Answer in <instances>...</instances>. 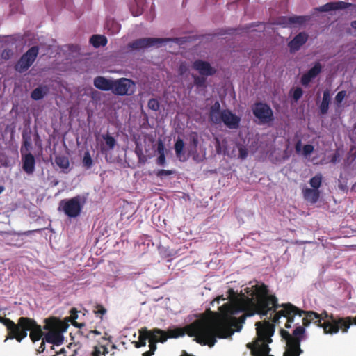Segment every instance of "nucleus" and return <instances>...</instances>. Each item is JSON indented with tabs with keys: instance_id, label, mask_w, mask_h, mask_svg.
<instances>
[{
	"instance_id": "nucleus-1",
	"label": "nucleus",
	"mask_w": 356,
	"mask_h": 356,
	"mask_svg": "<svg viewBox=\"0 0 356 356\" xmlns=\"http://www.w3.org/2000/svg\"><path fill=\"white\" fill-rule=\"evenodd\" d=\"M254 296L241 298L233 304L229 303L232 316H235L236 322L233 326L234 332L241 330L247 317L257 314L262 318L267 316L268 312H274L271 318L273 323L266 320L256 323L257 337L246 346L252 356H273L269 354L271 350L269 344L273 342L271 337L275 330L274 323H279L281 317L286 319L285 327L287 329L291 327L296 316L302 317L301 326L305 329L309 325L307 318L316 317L314 311L303 310L291 302L279 304L277 298L269 293L268 286L264 283L254 286Z\"/></svg>"
},
{
	"instance_id": "nucleus-2",
	"label": "nucleus",
	"mask_w": 356,
	"mask_h": 356,
	"mask_svg": "<svg viewBox=\"0 0 356 356\" xmlns=\"http://www.w3.org/2000/svg\"><path fill=\"white\" fill-rule=\"evenodd\" d=\"M229 303L219 307V312L208 310V315L195 320L183 328L169 330L168 338H177L185 334L194 337L195 341L202 346L213 347L217 338L227 339L234 333L233 326L236 323L235 316H232Z\"/></svg>"
},
{
	"instance_id": "nucleus-3",
	"label": "nucleus",
	"mask_w": 356,
	"mask_h": 356,
	"mask_svg": "<svg viewBox=\"0 0 356 356\" xmlns=\"http://www.w3.org/2000/svg\"><path fill=\"white\" fill-rule=\"evenodd\" d=\"M6 323L7 336L5 341L15 339L20 343L27 337L29 331L30 339L33 343L44 337L43 328L33 318L22 316L17 319V323H15L7 318Z\"/></svg>"
},
{
	"instance_id": "nucleus-4",
	"label": "nucleus",
	"mask_w": 356,
	"mask_h": 356,
	"mask_svg": "<svg viewBox=\"0 0 356 356\" xmlns=\"http://www.w3.org/2000/svg\"><path fill=\"white\" fill-rule=\"evenodd\" d=\"M280 335L286 341V349L283 356H300L303 350L300 348V343L305 338V329L297 326L290 334L284 329H281Z\"/></svg>"
},
{
	"instance_id": "nucleus-5",
	"label": "nucleus",
	"mask_w": 356,
	"mask_h": 356,
	"mask_svg": "<svg viewBox=\"0 0 356 356\" xmlns=\"http://www.w3.org/2000/svg\"><path fill=\"white\" fill-rule=\"evenodd\" d=\"M43 329L48 332L45 333L44 339L49 343L60 346L64 341L63 332L67 329L66 325L56 317L45 318Z\"/></svg>"
},
{
	"instance_id": "nucleus-6",
	"label": "nucleus",
	"mask_w": 356,
	"mask_h": 356,
	"mask_svg": "<svg viewBox=\"0 0 356 356\" xmlns=\"http://www.w3.org/2000/svg\"><path fill=\"white\" fill-rule=\"evenodd\" d=\"M318 316L323 320L325 322L330 323L332 325H334L339 327V330H341L343 333L348 332L350 325H356V316L340 317L334 316L333 314H329L327 311L324 310L321 314H318Z\"/></svg>"
},
{
	"instance_id": "nucleus-7",
	"label": "nucleus",
	"mask_w": 356,
	"mask_h": 356,
	"mask_svg": "<svg viewBox=\"0 0 356 356\" xmlns=\"http://www.w3.org/2000/svg\"><path fill=\"white\" fill-rule=\"evenodd\" d=\"M79 195L70 199L62 200L59 203V210H61L69 218H76L81 212L83 204Z\"/></svg>"
},
{
	"instance_id": "nucleus-8",
	"label": "nucleus",
	"mask_w": 356,
	"mask_h": 356,
	"mask_svg": "<svg viewBox=\"0 0 356 356\" xmlns=\"http://www.w3.org/2000/svg\"><path fill=\"white\" fill-rule=\"evenodd\" d=\"M136 90V83L131 79L120 78L113 81L112 92L119 96L131 95Z\"/></svg>"
},
{
	"instance_id": "nucleus-9",
	"label": "nucleus",
	"mask_w": 356,
	"mask_h": 356,
	"mask_svg": "<svg viewBox=\"0 0 356 356\" xmlns=\"http://www.w3.org/2000/svg\"><path fill=\"white\" fill-rule=\"evenodd\" d=\"M39 52L38 46L31 47L26 53H24L15 66L17 72L22 73L26 71L35 60Z\"/></svg>"
},
{
	"instance_id": "nucleus-10",
	"label": "nucleus",
	"mask_w": 356,
	"mask_h": 356,
	"mask_svg": "<svg viewBox=\"0 0 356 356\" xmlns=\"http://www.w3.org/2000/svg\"><path fill=\"white\" fill-rule=\"evenodd\" d=\"M168 38H143L135 40L132 42L128 44V48L132 50H140L145 48L160 46L161 44L169 41Z\"/></svg>"
},
{
	"instance_id": "nucleus-11",
	"label": "nucleus",
	"mask_w": 356,
	"mask_h": 356,
	"mask_svg": "<svg viewBox=\"0 0 356 356\" xmlns=\"http://www.w3.org/2000/svg\"><path fill=\"white\" fill-rule=\"evenodd\" d=\"M252 112L254 115L262 123H266L273 120V111L266 103H255L252 108Z\"/></svg>"
},
{
	"instance_id": "nucleus-12",
	"label": "nucleus",
	"mask_w": 356,
	"mask_h": 356,
	"mask_svg": "<svg viewBox=\"0 0 356 356\" xmlns=\"http://www.w3.org/2000/svg\"><path fill=\"white\" fill-rule=\"evenodd\" d=\"M316 314V317L312 316L310 318H307L309 321V325L312 323H314L316 326L321 327L323 329V332L326 334H337L339 331V327L334 326V325H331L328 322H322L323 321L318 316V313L314 312Z\"/></svg>"
},
{
	"instance_id": "nucleus-13",
	"label": "nucleus",
	"mask_w": 356,
	"mask_h": 356,
	"mask_svg": "<svg viewBox=\"0 0 356 356\" xmlns=\"http://www.w3.org/2000/svg\"><path fill=\"white\" fill-rule=\"evenodd\" d=\"M241 118L229 109H224L221 113V122L229 129H237L239 127Z\"/></svg>"
},
{
	"instance_id": "nucleus-14",
	"label": "nucleus",
	"mask_w": 356,
	"mask_h": 356,
	"mask_svg": "<svg viewBox=\"0 0 356 356\" xmlns=\"http://www.w3.org/2000/svg\"><path fill=\"white\" fill-rule=\"evenodd\" d=\"M350 7L355 8L356 11L355 4L344 1L329 2L319 8H317L316 10L319 12H329L332 10L346 9Z\"/></svg>"
},
{
	"instance_id": "nucleus-15",
	"label": "nucleus",
	"mask_w": 356,
	"mask_h": 356,
	"mask_svg": "<svg viewBox=\"0 0 356 356\" xmlns=\"http://www.w3.org/2000/svg\"><path fill=\"white\" fill-rule=\"evenodd\" d=\"M193 68L197 70L202 76H212L216 73V70L211 67L209 63L202 60H196L193 63Z\"/></svg>"
},
{
	"instance_id": "nucleus-16",
	"label": "nucleus",
	"mask_w": 356,
	"mask_h": 356,
	"mask_svg": "<svg viewBox=\"0 0 356 356\" xmlns=\"http://www.w3.org/2000/svg\"><path fill=\"white\" fill-rule=\"evenodd\" d=\"M322 71V65L319 62H316L314 65L305 73L300 79L302 85L307 86L315 79Z\"/></svg>"
},
{
	"instance_id": "nucleus-17",
	"label": "nucleus",
	"mask_w": 356,
	"mask_h": 356,
	"mask_svg": "<svg viewBox=\"0 0 356 356\" xmlns=\"http://www.w3.org/2000/svg\"><path fill=\"white\" fill-rule=\"evenodd\" d=\"M168 339V337L166 336V333L165 331L161 330V333H154L151 335L149 339V351L152 353L153 355L154 354V352L156 351L157 346L156 343L161 342L163 343L166 341Z\"/></svg>"
},
{
	"instance_id": "nucleus-18",
	"label": "nucleus",
	"mask_w": 356,
	"mask_h": 356,
	"mask_svg": "<svg viewBox=\"0 0 356 356\" xmlns=\"http://www.w3.org/2000/svg\"><path fill=\"white\" fill-rule=\"evenodd\" d=\"M221 113L220 104L218 101H216L210 108L209 118L210 121L216 124L221 123Z\"/></svg>"
},
{
	"instance_id": "nucleus-19",
	"label": "nucleus",
	"mask_w": 356,
	"mask_h": 356,
	"mask_svg": "<svg viewBox=\"0 0 356 356\" xmlns=\"http://www.w3.org/2000/svg\"><path fill=\"white\" fill-rule=\"evenodd\" d=\"M308 35L305 33H300L289 42L291 51H298L307 40Z\"/></svg>"
},
{
	"instance_id": "nucleus-20",
	"label": "nucleus",
	"mask_w": 356,
	"mask_h": 356,
	"mask_svg": "<svg viewBox=\"0 0 356 356\" xmlns=\"http://www.w3.org/2000/svg\"><path fill=\"white\" fill-rule=\"evenodd\" d=\"M306 21L305 16L281 17L278 19L277 23L284 26H289L295 24H302Z\"/></svg>"
},
{
	"instance_id": "nucleus-21",
	"label": "nucleus",
	"mask_w": 356,
	"mask_h": 356,
	"mask_svg": "<svg viewBox=\"0 0 356 356\" xmlns=\"http://www.w3.org/2000/svg\"><path fill=\"white\" fill-rule=\"evenodd\" d=\"M35 159L31 153H28L22 159V168L29 174H33L35 170Z\"/></svg>"
},
{
	"instance_id": "nucleus-22",
	"label": "nucleus",
	"mask_w": 356,
	"mask_h": 356,
	"mask_svg": "<svg viewBox=\"0 0 356 356\" xmlns=\"http://www.w3.org/2000/svg\"><path fill=\"white\" fill-rule=\"evenodd\" d=\"M139 337L138 341L139 343L142 346H146L147 340L149 341L150 337L154 333H161V330L159 328H154L153 330H148L146 327H142L138 331Z\"/></svg>"
},
{
	"instance_id": "nucleus-23",
	"label": "nucleus",
	"mask_w": 356,
	"mask_h": 356,
	"mask_svg": "<svg viewBox=\"0 0 356 356\" xmlns=\"http://www.w3.org/2000/svg\"><path fill=\"white\" fill-rule=\"evenodd\" d=\"M113 83V81L101 76H97L94 79L95 87L103 91H112Z\"/></svg>"
},
{
	"instance_id": "nucleus-24",
	"label": "nucleus",
	"mask_w": 356,
	"mask_h": 356,
	"mask_svg": "<svg viewBox=\"0 0 356 356\" xmlns=\"http://www.w3.org/2000/svg\"><path fill=\"white\" fill-rule=\"evenodd\" d=\"M304 198L314 204L316 203L319 199V191L314 188H305L302 191Z\"/></svg>"
},
{
	"instance_id": "nucleus-25",
	"label": "nucleus",
	"mask_w": 356,
	"mask_h": 356,
	"mask_svg": "<svg viewBox=\"0 0 356 356\" xmlns=\"http://www.w3.org/2000/svg\"><path fill=\"white\" fill-rule=\"evenodd\" d=\"M330 102V93L329 90H325L323 92L322 102L319 106L320 112L322 115H325L329 109V104Z\"/></svg>"
},
{
	"instance_id": "nucleus-26",
	"label": "nucleus",
	"mask_w": 356,
	"mask_h": 356,
	"mask_svg": "<svg viewBox=\"0 0 356 356\" xmlns=\"http://www.w3.org/2000/svg\"><path fill=\"white\" fill-rule=\"evenodd\" d=\"M108 42L107 38L102 35H93L90 38V43L95 48L104 47Z\"/></svg>"
},
{
	"instance_id": "nucleus-27",
	"label": "nucleus",
	"mask_w": 356,
	"mask_h": 356,
	"mask_svg": "<svg viewBox=\"0 0 356 356\" xmlns=\"http://www.w3.org/2000/svg\"><path fill=\"white\" fill-rule=\"evenodd\" d=\"M184 147V143L182 139L178 138L175 144V151L177 157L179 161H185L186 158L182 159L184 156L183 150Z\"/></svg>"
},
{
	"instance_id": "nucleus-28",
	"label": "nucleus",
	"mask_w": 356,
	"mask_h": 356,
	"mask_svg": "<svg viewBox=\"0 0 356 356\" xmlns=\"http://www.w3.org/2000/svg\"><path fill=\"white\" fill-rule=\"evenodd\" d=\"M106 26L112 35L118 33L120 30V24L113 19L107 20Z\"/></svg>"
},
{
	"instance_id": "nucleus-29",
	"label": "nucleus",
	"mask_w": 356,
	"mask_h": 356,
	"mask_svg": "<svg viewBox=\"0 0 356 356\" xmlns=\"http://www.w3.org/2000/svg\"><path fill=\"white\" fill-rule=\"evenodd\" d=\"M47 92L44 90L43 88L38 87L31 92V97L33 100H40L45 96Z\"/></svg>"
},
{
	"instance_id": "nucleus-30",
	"label": "nucleus",
	"mask_w": 356,
	"mask_h": 356,
	"mask_svg": "<svg viewBox=\"0 0 356 356\" xmlns=\"http://www.w3.org/2000/svg\"><path fill=\"white\" fill-rule=\"evenodd\" d=\"M56 165L62 169H67L70 165L69 159L65 156H58L55 159Z\"/></svg>"
},
{
	"instance_id": "nucleus-31",
	"label": "nucleus",
	"mask_w": 356,
	"mask_h": 356,
	"mask_svg": "<svg viewBox=\"0 0 356 356\" xmlns=\"http://www.w3.org/2000/svg\"><path fill=\"white\" fill-rule=\"evenodd\" d=\"M322 180V175L321 173H318L314 177L310 179L309 184L314 189L318 190L321 185Z\"/></svg>"
},
{
	"instance_id": "nucleus-32",
	"label": "nucleus",
	"mask_w": 356,
	"mask_h": 356,
	"mask_svg": "<svg viewBox=\"0 0 356 356\" xmlns=\"http://www.w3.org/2000/svg\"><path fill=\"white\" fill-rule=\"evenodd\" d=\"M102 138L105 141V144L107 147V150H112L114 149L116 145L115 139L109 134L102 135Z\"/></svg>"
},
{
	"instance_id": "nucleus-33",
	"label": "nucleus",
	"mask_w": 356,
	"mask_h": 356,
	"mask_svg": "<svg viewBox=\"0 0 356 356\" xmlns=\"http://www.w3.org/2000/svg\"><path fill=\"white\" fill-rule=\"evenodd\" d=\"M194 79V85L198 88H204L207 87V79L204 76H197L195 74L192 75Z\"/></svg>"
},
{
	"instance_id": "nucleus-34",
	"label": "nucleus",
	"mask_w": 356,
	"mask_h": 356,
	"mask_svg": "<svg viewBox=\"0 0 356 356\" xmlns=\"http://www.w3.org/2000/svg\"><path fill=\"white\" fill-rule=\"evenodd\" d=\"M83 166L86 168H90L93 164V161L90 156V154L88 151L84 152L83 159Z\"/></svg>"
},
{
	"instance_id": "nucleus-35",
	"label": "nucleus",
	"mask_w": 356,
	"mask_h": 356,
	"mask_svg": "<svg viewBox=\"0 0 356 356\" xmlns=\"http://www.w3.org/2000/svg\"><path fill=\"white\" fill-rule=\"evenodd\" d=\"M148 108L154 111H157L159 110L160 104L156 99L152 98L148 101L147 104Z\"/></svg>"
},
{
	"instance_id": "nucleus-36",
	"label": "nucleus",
	"mask_w": 356,
	"mask_h": 356,
	"mask_svg": "<svg viewBox=\"0 0 356 356\" xmlns=\"http://www.w3.org/2000/svg\"><path fill=\"white\" fill-rule=\"evenodd\" d=\"M22 139H23V145L21 148L22 152L23 150L24 147H25L26 150H28L29 148H31V136L29 135H27V134L23 133Z\"/></svg>"
},
{
	"instance_id": "nucleus-37",
	"label": "nucleus",
	"mask_w": 356,
	"mask_h": 356,
	"mask_svg": "<svg viewBox=\"0 0 356 356\" xmlns=\"http://www.w3.org/2000/svg\"><path fill=\"white\" fill-rule=\"evenodd\" d=\"M190 143H191V145L193 147V148L195 149H196V148L198 145V143H199L198 134L197 132H192L191 134Z\"/></svg>"
},
{
	"instance_id": "nucleus-38",
	"label": "nucleus",
	"mask_w": 356,
	"mask_h": 356,
	"mask_svg": "<svg viewBox=\"0 0 356 356\" xmlns=\"http://www.w3.org/2000/svg\"><path fill=\"white\" fill-rule=\"evenodd\" d=\"M346 96V91L345 90H341L340 92H339L336 97H335V99H334V101H335V104L339 106L341 104V102H343V99L345 98V97Z\"/></svg>"
},
{
	"instance_id": "nucleus-39",
	"label": "nucleus",
	"mask_w": 356,
	"mask_h": 356,
	"mask_svg": "<svg viewBox=\"0 0 356 356\" xmlns=\"http://www.w3.org/2000/svg\"><path fill=\"white\" fill-rule=\"evenodd\" d=\"M96 316L100 315V318H102V316H104L106 313V308L102 305H97L95 306V309L94 310Z\"/></svg>"
},
{
	"instance_id": "nucleus-40",
	"label": "nucleus",
	"mask_w": 356,
	"mask_h": 356,
	"mask_svg": "<svg viewBox=\"0 0 356 356\" xmlns=\"http://www.w3.org/2000/svg\"><path fill=\"white\" fill-rule=\"evenodd\" d=\"M314 152V146L310 144L305 145L302 147V154L305 156L310 155Z\"/></svg>"
},
{
	"instance_id": "nucleus-41",
	"label": "nucleus",
	"mask_w": 356,
	"mask_h": 356,
	"mask_svg": "<svg viewBox=\"0 0 356 356\" xmlns=\"http://www.w3.org/2000/svg\"><path fill=\"white\" fill-rule=\"evenodd\" d=\"M303 91L301 88L298 87L296 88L293 93V98L295 101L299 100L301 97L302 96Z\"/></svg>"
},
{
	"instance_id": "nucleus-42",
	"label": "nucleus",
	"mask_w": 356,
	"mask_h": 356,
	"mask_svg": "<svg viewBox=\"0 0 356 356\" xmlns=\"http://www.w3.org/2000/svg\"><path fill=\"white\" fill-rule=\"evenodd\" d=\"M174 173V172L172 170H163V169H161V170H159L157 172H156V175L161 178H162L163 177H165V176H169V175H171Z\"/></svg>"
},
{
	"instance_id": "nucleus-43",
	"label": "nucleus",
	"mask_w": 356,
	"mask_h": 356,
	"mask_svg": "<svg viewBox=\"0 0 356 356\" xmlns=\"http://www.w3.org/2000/svg\"><path fill=\"white\" fill-rule=\"evenodd\" d=\"M238 152H239V158L241 159H245L248 156V149L243 146H241L238 148Z\"/></svg>"
},
{
	"instance_id": "nucleus-44",
	"label": "nucleus",
	"mask_w": 356,
	"mask_h": 356,
	"mask_svg": "<svg viewBox=\"0 0 356 356\" xmlns=\"http://www.w3.org/2000/svg\"><path fill=\"white\" fill-rule=\"evenodd\" d=\"M92 356H102V350L101 347H99L98 346H95L94 347V349L91 353Z\"/></svg>"
},
{
	"instance_id": "nucleus-45",
	"label": "nucleus",
	"mask_w": 356,
	"mask_h": 356,
	"mask_svg": "<svg viewBox=\"0 0 356 356\" xmlns=\"http://www.w3.org/2000/svg\"><path fill=\"white\" fill-rule=\"evenodd\" d=\"M165 163V154H161L157 159V164L159 165H164Z\"/></svg>"
},
{
	"instance_id": "nucleus-46",
	"label": "nucleus",
	"mask_w": 356,
	"mask_h": 356,
	"mask_svg": "<svg viewBox=\"0 0 356 356\" xmlns=\"http://www.w3.org/2000/svg\"><path fill=\"white\" fill-rule=\"evenodd\" d=\"M12 54L11 50L10 49H5L3 51L1 54V56L4 59H8L10 58V54Z\"/></svg>"
},
{
	"instance_id": "nucleus-47",
	"label": "nucleus",
	"mask_w": 356,
	"mask_h": 356,
	"mask_svg": "<svg viewBox=\"0 0 356 356\" xmlns=\"http://www.w3.org/2000/svg\"><path fill=\"white\" fill-rule=\"evenodd\" d=\"M187 67L184 63H181L179 67V72L181 75H183L187 71Z\"/></svg>"
},
{
	"instance_id": "nucleus-48",
	"label": "nucleus",
	"mask_w": 356,
	"mask_h": 356,
	"mask_svg": "<svg viewBox=\"0 0 356 356\" xmlns=\"http://www.w3.org/2000/svg\"><path fill=\"white\" fill-rule=\"evenodd\" d=\"M301 147H302V143H301V140H299L296 143V145H295V149H296V153L299 154L301 151Z\"/></svg>"
},
{
	"instance_id": "nucleus-49",
	"label": "nucleus",
	"mask_w": 356,
	"mask_h": 356,
	"mask_svg": "<svg viewBox=\"0 0 356 356\" xmlns=\"http://www.w3.org/2000/svg\"><path fill=\"white\" fill-rule=\"evenodd\" d=\"M157 150L159 155L164 154V145L161 142L159 143Z\"/></svg>"
},
{
	"instance_id": "nucleus-50",
	"label": "nucleus",
	"mask_w": 356,
	"mask_h": 356,
	"mask_svg": "<svg viewBox=\"0 0 356 356\" xmlns=\"http://www.w3.org/2000/svg\"><path fill=\"white\" fill-rule=\"evenodd\" d=\"M99 347H101L102 355L105 356L108 353V348L106 346H99Z\"/></svg>"
},
{
	"instance_id": "nucleus-51",
	"label": "nucleus",
	"mask_w": 356,
	"mask_h": 356,
	"mask_svg": "<svg viewBox=\"0 0 356 356\" xmlns=\"http://www.w3.org/2000/svg\"><path fill=\"white\" fill-rule=\"evenodd\" d=\"M45 342H46L45 340L43 339L42 343H40L39 349H38V351L40 353L44 352V350H45Z\"/></svg>"
},
{
	"instance_id": "nucleus-52",
	"label": "nucleus",
	"mask_w": 356,
	"mask_h": 356,
	"mask_svg": "<svg viewBox=\"0 0 356 356\" xmlns=\"http://www.w3.org/2000/svg\"><path fill=\"white\" fill-rule=\"evenodd\" d=\"M339 157V153L336 152L335 154H334L331 158V162L334 163L337 162L338 158Z\"/></svg>"
},
{
	"instance_id": "nucleus-53",
	"label": "nucleus",
	"mask_w": 356,
	"mask_h": 356,
	"mask_svg": "<svg viewBox=\"0 0 356 356\" xmlns=\"http://www.w3.org/2000/svg\"><path fill=\"white\" fill-rule=\"evenodd\" d=\"M71 313L73 318H77V311L74 308L71 310Z\"/></svg>"
},
{
	"instance_id": "nucleus-54",
	"label": "nucleus",
	"mask_w": 356,
	"mask_h": 356,
	"mask_svg": "<svg viewBox=\"0 0 356 356\" xmlns=\"http://www.w3.org/2000/svg\"><path fill=\"white\" fill-rule=\"evenodd\" d=\"M6 320H7V318L0 316V323H2L4 326H6Z\"/></svg>"
},
{
	"instance_id": "nucleus-55",
	"label": "nucleus",
	"mask_w": 356,
	"mask_h": 356,
	"mask_svg": "<svg viewBox=\"0 0 356 356\" xmlns=\"http://www.w3.org/2000/svg\"><path fill=\"white\" fill-rule=\"evenodd\" d=\"M153 354L152 353H150L149 350L148 351H146L144 353H143L142 356H152Z\"/></svg>"
},
{
	"instance_id": "nucleus-56",
	"label": "nucleus",
	"mask_w": 356,
	"mask_h": 356,
	"mask_svg": "<svg viewBox=\"0 0 356 356\" xmlns=\"http://www.w3.org/2000/svg\"><path fill=\"white\" fill-rule=\"evenodd\" d=\"M222 300H225V298L223 297V296H219L218 297L216 300L218 302V303H219V301Z\"/></svg>"
},
{
	"instance_id": "nucleus-57",
	"label": "nucleus",
	"mask_w": 356,
	"mask_h": 356,
	"mask_svg": "<svg viewBox=\"0 0 356 356\" xmlns=\"http://www.w3.org/2000/svg\"><path fill=\"white\" fill-rule=\"evenodd\" d=\"M134 346L136 348H140V347H143L142 346H140V344L139 343V341H134Z\"/></svg>"
},
{
	"instance_id": "nucleus-58",
	"label": "nucleus",
	"mask_w": 356,
	"mask_h": 356,
	"mask_svg": "<svg viewBox=\"0 0 356 356\" xmlns=\"http://www.w3.org/2000/svg\"><path fill=\"white\" fill-rule=\"evenodd\" d=\"M351 26L356 30V20L351 22Z\"/></svg>"
},
{
	"instance_id": "nucleus-59",
	"label": "nucleus",
	"mask_w": 356,
	"mask_h": 356,
	"mask_svg": "<svg viewBox=\"0 0 356 356\" xmlns=\"http://www.w3.org/2000/svg\"><path fill=\"white\" fill-rule=\"evenodd\" d=\"M216 143H217L216 148H217V151H218V148H220V141L218 139H216Z\"/></svg>"
},
{
	"instance_id": "nucleus-60",
	"label": "nucleus",
	"mask_w": 356,
	"mask_h": 356,
	"mask_svg": "<svg viewBox=\"0 0 356 356\" xmlns=\"http://www.w3.org/2000/svg\"><path fill=\"white\" fill-rule=\"evenodd\" d=\"M136 152L138 155L142 153V150L140 149H136Z\"/></svg>"
},
{
	"instance_id": "nucleus-61",
	"label": "nucleus",
	"mask_w": 356,
	"mask_h": 356,
	"mask_svg": "<svg viewBox=\"0 0 356 356\" xmlns=\"http://www.w3.org/2000/svg\"><path fill=\"white\" fill-rule=\"evenodd\" d=\"M91 332L94 333L95 334H97V335L100 334V332H99L96 330L91 331Z\"/></svg>"
},
{
	"instance_id": "nucleus-62",
	"label": "nucleus",
	"mask_w": 356,
	"mask_h": 356,
	"mask_svg": "<svg viewBox=\"0 0 356 356\" xmlns=\"http://www.w3.org/2000/svg\"><path fill=\"white\" fill-rule=\"evenodd\" d=\"M35 141H36L37 140H39V139H40V136H39V134H38V133H36V134H35Z\"/></svg>"
},
{
	"instance_id": "nucleus-63",
	"label": "nucleus",
	"mask_w": 356,
	"mask_h": 356,
	"mask_svg": "<svg viewBox=\"0 0 356 356\" xmlns=\"http://www.w3.org/2000/svg\"><path fill=\"white\" fill-rule=\"evenodd\" d=\"M76 327H81L83 325V324H80V325H78V324H74Z\"/></svg>"
},
{
	"instance_id": "nucleus-64",
	"label": "nucleus",
	"mask_w": 356,
	"mask_h": 356,
	"mask_svg": "<svg viewBox=\"0 0 356 356\" xmlns=\"http://www.w3.org/2000/svg\"><path fill=\"white\" fill-rule=\"evenodd\" d=\"M111 348H112V349H115L116 348V346L115 344H113Z\"/></svg>"
}]
</instances>
